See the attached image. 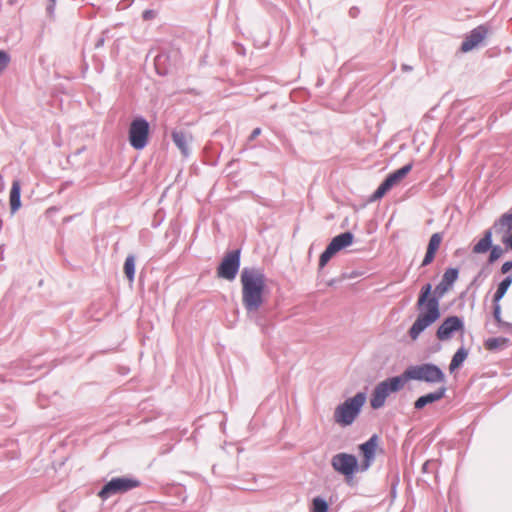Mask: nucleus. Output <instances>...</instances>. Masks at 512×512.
I'll return each mask as SVG.
<instances>
[{
    "label": "nucleus",
    "instance_id": "1",
    "mask_svg": "<svg viewBox=\"0 0 512 512\" xmlns=\"http://www.w3.org/2000/svg\"><path fill=\"white\" fill-rule=\"evenodd\" d=\"M458 277L459 269L450 267L445 270L441 281L434 290L431 283H426L421 287L416 302L419 314L408 330V335L412 340H416L424 330L441 317L440 300L452 288Z\"/></svg>",
    "mask_w": 512,
    "mask_h": 512
},
{
    "label": "nucleus",
    "instance_id": "2",
    "mask_svg": "<svg viewBox=\"0 0 512 512\" xmlns=\"http://www.w3.org/2000/svg\"><path fill=\"white\" fill-rule=\"evenodd\" d=\"M512 251V208L502 214L493 226L484 231L483 237L473 246V253L483 254L490 251L488 264L495 263L504 252Z\"/></svg>",
    "mask_w": 512,
    "mask_h": 512
},
{
    "label": "nucleus",
    "instance_id": "3",
    "mask_svg": "<svg viewBox=\"0 0 512 512\" xmlns=\"http://www.w3.org/2000/svg\"><path fill=\"white\" fill-rule=\"evenodd\" d=\"M242 304L248 314L257 312L264 303L266 276L259 267H244L241 271Z\"/></svg>",
    "mask_w": 512,
    "mask_h": 512
},
{
    "label": "nucleus",
    "instance_id": "4",
    "mask_svg": "<svg viewBox=\"0 0 512 512\" xmlns=\"http://www.w3.org/2000/svg\"><path fill=\"white\" fill-rule=\"evenodd\" d=\"M365 402V392H358L355 396L346 399L335 408L334 421L343 427L351 425L360 414Z\"/></svg>",
    "mask_w": 512,
    "mask_h": 512
},
{
    "label": "nucleus",
    "instance_id": "5",
    "mask_svg": "<svg viewBox=\"0 0 512 512\" xmlns=\"http://www.w3.org/2000/svg\"><path fill=\"white\" fill-rule=\"evenodd\" d=\"M406 378L409 380L423 381L429 384L446 383V375L442 369L434 363H422L406 368Z\"/></svg>",
    "mask_w": 512,
    "mask_h": 512
},
{
    "label": "nucleus",
    "instance_id": "6",
    "mask_svg": "<svg viewBox=\"0 0 512 512\" xmlns=\"http://www.w3.org/2000/svg\"><path fill=\"white\" fill-rule=\"evenodd\" d=\"M150 125L142 116L135 117L129 126L128 140L135 150H143L149 141Z\"/></svg>",
    "mask_w": 512,
    "mask_h": 512
},
{
    "label": "nucleus",
    "instance_id": "7",
    "mask_svg": "<svg viewBox=\"0 0 512 512\" xmlns=\"http://www.w3.org/2000/svg\"><path fill=\"white\" fill-rule=\"evenodd\" d=\"M141 485L138 479L130 477H116L112 478L98 492V496L102 500H107L113 495L126 493Z\"/></svg>",
    "mask_w": 512,
    "mask_h": 512
},
{
    "label": "nucleus",
    "instance_id": "8",
    "mask_svg": "<svg viewBox=\"0 0 512 512\" xmlns=\"http://www.w3.org/2000/svg\"><path fill=\"white\" fill-rule=\"evenodd\" d=\"M241 264L240 249L232 250L226 253L217 267V276L219 278L232 281L235 279Z\"/></svg>",
    "mask_w": 512,
    "mask_h": 512
},
{
    "label": "nucleus",
    "instance_id": "9",
    "mask_svg": "<svg viewBox=\"0 0 512 512\" xmlns=\"http://www.w3.org/2000/svg\"><path fill=\"white\" fill-rule=\"evenodd\" d=\"M331 465L335 471L346 478L353 477L359 471L360 466L355 455L344 452L334 455L331 459Z\"/></svg>",
    "mask_w": 512,
    "mask_h": 512
},
{
    "label": "nucleus",
    "instance_id": "10",
    "mask_svg": "<svg viewBox=\"0 0 512 512\" xmlns=\"http://www.w3.org/2000/svg\"><path fill=\"white\" fill-rule=\"evenodd\" d=\"M379 444V436L373 434L366 442L359 445V453L363 457L359 464V471H367L375 461L376 450Z\"/></svg>",
    "mask_w": 512,
    "mask_h": 512
},
{
    "label": "nucleus",
    "instance_id": "11",
    "mask_svg": "<svg viewBox=\"0 0 512 512\" xmlns=\"http://www.w3.org/2000/svg\"><path fill=\"white\" fill-rule=\"evenodd\" d=\"M464 330V322L459 316H449L444 319L436 331V337L440 341H446L452 338L453 334Z\"/></svg>",
    "mask_w": 512,
    "mask_h": 512
},
{
    "label": "nucleus",
    "instance_id": "12",
    "mask_svg": "<svg viewBox=\"0 0 512 512\" xmlns=\"http://www.w3.org/2000/svg\"><path fill=\"white\" fill-rule=\"evenodd\" d=\"M489 27L485 24L479 25L472 29L463 40L460 50L462 52H469L477 47L488 35Z\"/></svg>",
    "mask_w": 512,
    "mask_h": 512
},
{
    "label": "nucleus",
    "instance_id": "13",
    "mask_svg": "<svg viewBox=\"0 0 512 512\" xmlns=\"http://www.w3.org/2000/svg\"><path fill=\"white\" fill-rule=\"evenodd\" d=\"M446 392H447L446 386L445 385H441L434 392L427 393V394L422 395L419 398H417V400L414 402V408L416 410H421L426 405L432 404V403H434L436 401H439L442 398H444Z\"/></svg>",
    "mask_w": 512,
    "mask_h": 512
},
{
    "label": "nucleus",
    "instance_id": "14",
    "mask_svg": "<svg viewBox=\"0 0 512 512\" xmlns=\"http://www.w3.org/2000/svg\"><path fill=\"white\" fill-rule=\"evenodd\" d=\"M390 395L387 390L386 385H383L381 382L378 383L372 393V397L370 399V405L373 409H379L384 406L386 398Z\"/></svg>",
    "mask_w": 512,
    "mask_h": 512
},
{
    "label": "nucleus",
    "instance_id": "15",
    "mask_svg": "<svg viewBox=\"0 0 512 512\" xmlns=\"http://www.w3.org/2000/svg\"><path fill=\"white\" fill-rule=\"evenodd\" d=\"M354 235L350 231L335 236L328 244L336 253L353 243Z\"/></svg>",
    "mask_w": 512,
    "mask_h": 512
},
{
    "label": "nucleus",
    "instance_id": "16",
    "mask_svg": "<svg viewBox=\"0 0 512 512\" xmlns=\"http://www.w3.org/2000/svg\"><path fill=\"white\" fill-rule=\"evenodd\" d=\"M412 168H413V163H408V164L404 165L403 167L395 170L394 172L388 174L386 176V178L384 179V181L391 188H393L395 185L400 183L407 176V174L412 170Z\"/></svg>",
    "mask_w": 512,
    "mask_h": 512
},
{
    "label": "nucleus",
    "instance_id": "17",
    "mask_svg": "<svg viewBox=\"0 0 512 512\" xmlns=\"http://www.w3.org/2000/svg\"><path fill=\"white\" fill-rule=\"evenodd\" d=\"M406 377V371H404L401 375L387 378L386 380L381 381V383L386 385L389 393H395L400 391L404 387L405 383L409 381Z\"/></svg>",
    "mask_w": 512,
    "mask_h": 512
},
{
    "label": "nucleus",
    "instance_id": "18",
    "mask_svg": "<svg viewBox=\"0 0 512 512\" xmlns=\"http://www.w3.org/2000/svg\"><path fill=\"white\" fill-rule=\"evenodd\" d=\"M21 207V183L14 180L10 190V210L14 214Z\"/></svg>",
    "mask_w": 512,
    "mask_h": 512
},
{
    "label": "nucleus",
    "instance_id": "19",
    "mask_svg": "<svg viewBox=\"0 0 512 512\" xmlns=\"http://www.w3.org/2000/svg\"><path fill=\"white\" fill-rule=\"evenodd\" d=\"M468 354H469L468 350L464 346H461L455 352V354L453 355V357L451 359V362L449 364V371L452 373L455 370H457L458 368H460V366L463 364V362L467 359Z\"/></svg>",
    "mask_w": 512,
    "mask_h": 512
},
{
    "label": "nucleus",
    "instance_id": "20",
    "mask_svg": "<svg viewBox=\"0 0 512 512\" xmlns=\"http://www.w3.org/2000/svg\"><path fill=\"white\" fill-rule=\"evenodd\" d=\"M172 140L184 156L189 155L187 136L183 131H173Z\"/></svg>",
    "mask_w": 512,
    "mask_h": 512
},
{
    "label": "nucleus",
    "instance_id": "21",
    "mask_svg": "<svg viewBox=\"0 0 512 512\" xmlns=\"http://www.w3.org/2000/svg\"><path fill=\"white\" fill-rule=\"evenodd\" d=\"M512 284V275H507L497 286L492 302H500Z\"/></svg>",
    "mask_w": 512,
    "mask_h": 512
},
{
    "label": "nucleus",
    "instance_id": "22",
    "mask_svg": "<svg viewBox=\"0 0 512 512\" xmlns=\"http://www.w3.org/2000/svg\"><path fill=\"white\" fill-rule=\"evenodd\" d=\"M124 273L127 279L132 282L135 277V256L130 254L126 257L124 262Z\"/></svg>",
    "mask_w": 512,
    "mask_h": 512
},
{
    "label": "nucleus",
    "instance_id": "23",
    "mask_svg": "<svg viewBox=\"0 0 512 512\" xmlns=\"http://www.w3.org/2000/svg\"><path fill=\"white\" fill-rule=\"evenodd\" d=\"M329 511V503L322 497L317 496L313 498L310 512H328Z\"/></svg>",
    "mask_w": 512,
    "mask_h": 512
},
{
    "label": "nucleus",
    "instance_id": "24",
    "mask_svg": "<svg viewBox=\"0 0 512 512\" xmlns=\"http://www.w3.org/2000/svg\"><path fill=\"white\" fill-rule=\"evenodd\" d=\"M493 317L500 327L509 330L512 329V324L503 321L501 318V306L499 302H493Z\"/></svg>",
    "mask_w": 512,
    "mask_h": 512
},
{
    "label": "nucleus",
    "instance_id": "25",
    "mask_svg": "<svg viewBox=\"0 0 512 512\" xmlns=\"http://www.w3.org/2000/svg\"><path fill=\"white\" fill-rule=\"evenodd\" d=\"M507 343H508V339L498 337V338H488L485 341L484 345H485L486 349L492 351V350H496V349L506 345Z\"/></svg>",
    "mask_w": 512,
    "mask_h": 512
},
{
    "label": "nucleus",
    "instance_id": "26",
    "mask_svg": "<svg viewBox=\"0 0 512 512\" xmlns=\"http://www.w3.org/2000/svg\"><path fill=\"white\" fill-rule=\"evenodd\" d=\"M442 239H443L442 233L436 232V233L432 234L429 239V242H428L427 250L432 251L433 253L436 254V252L439 249V246L442 242Z\"/></svg>",
    "mask_w": 512,
    "mask_h": 512
},
{
    "label": "nucleus",
    "instance_id": "27",
    "mask_svg": "<svg viewBox=\"0 0 512 512\" xmlns=\"http://www.w3.org/2000/svg\"><path fill=\"white\" fill-rule=\"evenodd\" d=\"M336 252L327 245L326 249L321 253L319 258V270L323 269Z\"/></svg>",
    "mask_w": 512,
    "mask_h": 512
},
{
    "label": "nucleus",
    "instance_id": "28",
    "mask_svg": "<svg viewBox=\"0 0 512 512\" xmlns=\"http://www.w3.org/2000/svg\"><path fill=\"white\" fill-rule=\"evenodd\" d=\"M390 189H392L384 180L375 190L372 195V200H378L382 198Z\"/></svg>",
    "mask_w": 512,
    "mask_h": 512
},
{
    "label": "nucleus",
    "instance_id": "29",
    "mask_svg": "<svg viewBox=\"0 0 512 512\" xmlns=\"http://www.w3.org/2000/svg\"><path fill=\"white\" fill-rule=\"evenodd\" d=\"M11 61L10 54L5 50H0V72L4 71Z\"/></svg>",
    "mask_w": 512,
    "mask_h": 512
},
{
    "label": "nucleus",
    "instance_id": "30",
    "mask_svg": "<svg viewBox=\"0 0 512 512\" xmlns=\"http://www.w3.org/2000/svg\"><path fill=\"white\" fill-rule=\"evenodd\" d=\"M435 255L436 254L433 253L432 251L426 250L424 259L422 260V263H421V267H426L429 264H431L435 258Z\"/></svg>",
    "mask_w": 512,
    "mask_h": 512
},
{
    "label": "nucleus",
    "instance_id": "31",
    "mask_svg": "<svg viewBox=\"0 0 512 512\" xmlns=\"http://www.w3.org/2000/svg\"><path fill=\"white\" fill-rule=\"evenodd\" d=\"M166 59H167V56L165 54H159L155 58V67H156V69H157L159 74H165V71H161L160 70V65L162 63H164Z\"/></svg>",
    "mask_w": 512,
    "mask_h": 512
},
{
    "label": "nucleus",
    "instance_id": "32",
    "mask_svg": "<svg viewBox=\"0 0 512 512\" xmlns=\"http://www.w3.org/2000/svg\"><path fill=\"white\" fill-rule=\"evenodd\" d=\"M435 467V462L432 461V460H427L423 465H422V471L424 473H430L433 471Z\"/></svg>",
    "mask_w": 512,
    "mask_h": 512
},
{
    "label": "nucleus",
    "instance_id": "33",
    "mask_svg": "<svg viewBox=\"0 0 512 512\" xmlns=\"http://www.w3.org/2000/svg\"><path fill=\"white\" fill-rule=\"evenodd\" d=\"M510 270H512V261L504 262L500 268L501 274H507Z\"/></svg>",
    "mask_w": 512,
    "mask_h": 512
},
{
    "label": "nucleus",
    "instance_id": "34",
    "mask_svg": "<svg viewBox=\"0 0 512 512\" xmlns=\"http://www.w3.org/2000/svg\"><path fill=\"white\" fill-rule=\"evenodd\" d=\"M48 1H49V3L47 5L46 11L49 16H53L54 11H55L56 0H48Z\"/></svg>",
    "mask_w": 512,
    "mask_h": 512
},
{
    "label": "nucleus",
    "instance_id": "35",
    "mask_svg": "<svg viewBox=\"0 0 512 512\" xmlns=\"http://www.w3.org/2000/svg\"><path fill=\"white\" fill-rule=\"evenodd\" d=\"M261 132H262V130L260 127L253 129V131L251 132V134L248 137V141L255 140L261 134Z\"/></svg>",
    "mask_w": 512,
    "mask_h": 512
},
{
    "label": "nucleus",
    "instance_id": "36",
    "mask_svg": "<svg viewBox=\"0 0 512 512\" xmlns=\"http://www.w3.org/2000/svg\"><path fill=\"white\" fill-rule=\"evenodd\" d=\"M143 19L150 20L154 17V11L153 10H145L143 12Z\"/></svg>",
    "mask_w": 512,
    "mask_h": 512
},
{
    "label": "nucleus",
    "instance_id": "37",
    "mask_svg": "<svg viewBox=\"0 0 512 512\" xmlns=\"http://www.w3.org/2000/svg\"><path fill=\"white\" fill-rule=\"evenodd\" d=\"M104 42H105V38L103 36L98 38L96 43H95V48L102 47L104 45Z\"/></svg>",
    "mask_w": 512,
    "mask_h": 512
},
{
    "label": "nucleus",
    "instance_id": "38",
    "mask_svg": "<svg viewBox=\"0 0 512 512\" xmlns=\"http://www.w3.org/2000/svg\"><path fill=\"white\" fill-rule=\"evenodd\" d=\"M358 276V273L357 272H353L351 274H347V273H343L342 274V279H346V278H354Z\"/></svg>",
    "mask_w": 512,
    "mask_h": 512
},
{
    "label": "nucleus",
    "instance_id": "39",
    "mask_svg": "<svg viewBox=\"0 0 512 512\" xmlns=\"http://www.w3.org/2000/svg\"><path fill=\"white\" fill-rule=\"evenodd\" d=\"M402 70H403V71H406V72H409V71H411V70H412V67H411V66H409V65H407V64H403V65H402Z\"/></svg>",
    "mask_w": 512,
    "mask_h": 512
}]
</instances>
